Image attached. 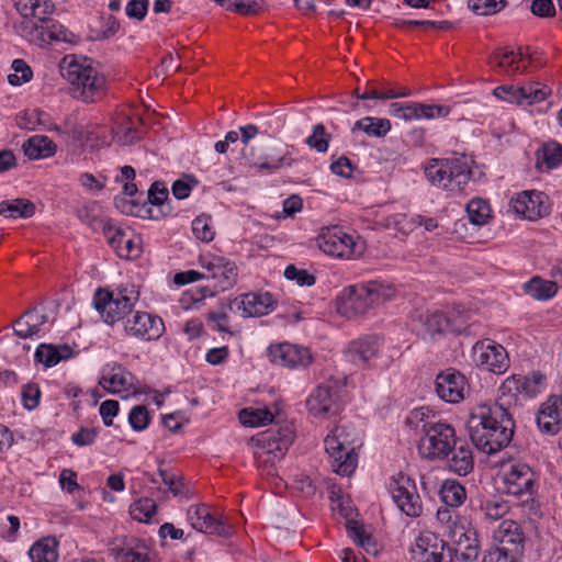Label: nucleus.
<instances>
[{"instance_id":"1","label":"nucleus","mask_w":562,"mask_h":562,"mask_svg":"<svg viewBox=\"0 0 562 562\" xmlns=\"http://www.w3.org/2000/svg\"><path fill=\"white\" fill-rule=\"evenodd\" d=\"M467 428L475 447L487 454H493L509 445L515 423L503 404H481L471 412Z\"/></svg>"},{"instance_id":"2","label":"nucleus","mask_w":562,"mask_h":562,"mask_svg":"<svg viewBox=\"0 0 562 562\" xmlns=\"http://www.w3.org/2000/svg\"><path fill=\"white\" fill-rule=\"evenodd\" d=\"M430 411L426 407L413 409L407 416V424L420 434L418 451L426 459H443L460 439L454 428L441 420L429 419Z\"/></svg>"},{"instance_id":"3","label":"nucleus","mask_w":562,"mask_h":562,"mask_svg":"<svg viewBox=\"0 0 562 562\" xmlns=\"http://www.w3.org/2000/svg\"><path fill=\"white\" fill-rule=\"evenodd\" d=\"M293 439L291 425L269 428L251 438L254 458L262 475L279 479L277 463L283 459Z\"/></svg>"},{"instance_id":"4","label":"nucleus","mask_w":562,"mask_h":562,"mask_svg":"<svg viewBox=\"0 0 562 562\" xmlns=\"http://www.w3.org/2000/svg\"><path fill=\"white\" fill-rule=\"evenodd\" d=\"M423 170L431 186L451 196L462 194L472 178L471 160L465 156L430 158Z\"/></svg>"},{"instance_id":"5","label":"nucleus","mask_w":562,"mask_h":562,"mask_svg":"<svg viewBox=\"0 0 562 562\" xmlns=\"http://www.w3.org/2000/svg\"><path fill=\"white\" fill-rule=\"evenodd\" d=\"M395 295V289L383 281H368L345 288L337 297V308L347 317L362 315Z\"/></svg>"},{"instance_id":"6","label":"nucleus","mask_w":562,"mask_h":562,"mask_svg":"<svg viewBox=\"0 0 562 562\" xmlns=\"http://www.w3.org/2000/svg\"><path fill=\"white\" fill-rule=\"evenodd\" d=\"M63 76L74 97L83 102H95L105 91V77L88 58H72L63 67Z\"/></svg>"},{"instance_id":"7","label":"nucleus","mask_w":562,"mask_h":562,"mask_svg":"<svg viewBox=\"0 0 562 562\" xmlns=\"http://www.w3.org/2000/svg\"><path fill=\"white\" fill-rule=\"evenodd\" d=\"M357 442L358 432L350 425L339 424L328 432L324 439V447L334 472L340 475H350L356 470Z\"/></svg>"},{"instance_id":"8","label":"nucleus","mask_w":562,"mask_h":562,"mask_svg":"<svg viewBox=\"0 0 562 562\" xmlns=\"http://www.w3.org/2000/svg\"><path fill=\"white\" fill-rule=\"evenodd\" d=\"M138 300L139 292L134 285L120 286L115 291L99 289L93 296V306L106 324H124Z\"/></svg>"},{"instance_id":"9","label":"nucleus","mask_w":562,"mask_h":562,"mask_svg":"<svg viewBox=\"0 0 562 562\" xmlns=\"http://www.w3.org/2000/svg\"><path fill=\"white\" fill-rule=\"evenodd\" d=\"M316 241L324 254L344 260L357 259L366 249L359 235L339 225L323 227Z\"/></svg>"},{"instance_id":"10","label":"nucleus","mask_w":562,"mask_h":562,"mask_svg":"<svg viewBox=\"0 0 562 562\" xmlns=\"http://www.w3.org/2000/svg\"><path fill=\"white\" fill-rule=\"evenodd\" d=\"M345 392V378H330L313 390L306 400V407L314 417L328 418L341 411Z\"/></svg>"},{"instance_id":"11","label":"nucleus","mask_w":562,"mask_h":562,"mask_svg":"<svg viewBox=\"0 0 562 562\" xmlns=\"http://www.w3.org/2000/svg\"><path fill=\"white\" fill-rule=\"evenodd\" d=\"M382 339L375 335H368L352 340L345 349L346 359L352 364L367 369H386L392 363L391 356L382 352Z\"/></svg>"},{"instance_id":"12","label":"nucleus","mask_w":562,"mask_h":562,"mask_svg":"<svg viewBox=\"0 0 562 562\" xmlns=\"http://www.w3.org/2000/svg\"><path fill=\"white\" fill-rule=\"evenodd\" d=\"M501 480L507 495L530 498L535 493L536 474L529 464L508 461L502 465Z\"/></svg>"},{"instance_id":"13","label":"nucleus","mask_w":562,"mask_h":562,"mask_svg":"<svg viewBox=\"0 0 562 562\" xmlns=\"http://www.w3.org/2000/svg\"><path fill=\"white\" fill-rule=\"evenodd\" d=\"M198 263L203 270L204 279H212L217 291L232 289L238 278V268L231 259L212 252L201 254Z\"/></svg>"},{"instance_id":"14","label":"nucleus","mask_w":562,"mask_h":562,"mask_svg":"<svg viewBox=\"0 0 562 562\" xmlns=\"http://www.w3.org/2000/svg\"><path fill=\"white\" fill-rule=\"evenodd\" d=\"M445 537L446 549L451 551L452 558L463 562H472L479 557V540L476 531L469 527L464 521L460 525L454 526L453 529H448Z\"/></svg>"},{"instance_id":"15","label":"nucleus","mask_w":562,"mask_h":562,"mask_svg":"<svg viewBox=\"0 0 562 562\" xmlns=\"http://www.w3.org/2000/svg\"><path fill=\"white\" fill-rule=\"evenodd\" d=\"M411 562H452L446 541L431 531H422L409 549Z\"/></svg>"},{"instance_id":"16","label":"nucleus","mask_w":562,"mask_h":562,"mask_svg":"<svg viewBox=\"0 0 562 562\" xmlns=\"http://www.w3.org/2000/svg\"><path fill=\"white\" fill-rule=\"evenodd\" d=\"M390 493L397 507L409 517H418L423 513V503L416 484L408 475L397 474L389 484Z\"/></svg>"},{"instance_id":"17","label":"nucleus","mask_w":562,"mask_h":562,"mask_svg":"<svg viewBox=\"0 0 562 562\" xmlns=\"http://www.w3.org/2000/svg\"><path fill=\"white\" fill-rule=\"evenodd\" d=\"M435 391L440 400L457 404L465 398L470 386L463 373L453 368H448L436 375Z\"/></svg>"},{"instance_id":"18","label":"nucleus","mask_w":562,"mask_h":562,"mask_svg":"<svg viewBox=\"0 0 562 562\" xmlns=\"http://www.w3.org/2000/svg\"><path fill=\"white\" fill-rule=\"evenodd\" d=\"M123 328L126 335L145 341L157 340L165 331L162 319L144 311H133Z\"/></svg>"},{"instance_id":"19","label":"nucleus","mask_w":562,"mask_h":562,"mask_svg":"<svg viewBox=\"0 0 562 562\" xmlns=\"http://www.w3.org/2000/svg\"><path fill=\"white\" fill-rule=\"evenodd\" d=\"M473 361L476 366L496 374H502L509 368L506 349L490 339L477 341L473 346Z\"/></svg>"},{"instance_id":"20","label":"nucleus","mask_w":562,"mask_h":562,"mask_svg":"<svg viewBox=\"0 0 562 562\" xmlns=\"http://www.w3.org/2000/svg\"><path fill=\"white\" fill-rule=\"evenodd\" d=\"M546 389V376L533 371L529 375L513 374L501 385L499 392L503 396L509 395L514 398L521 396L527 400L535 398Z\"/></svg>"},{"instance_id":"21","label":"nucleus","mask_w":562,"mask_h":562,"mask_svg":"<svg viewBox=\"0 0 562 562\" xmlns=\"http://www.w3.org/2000/svg\"><path fill=\"white\" fill-rule=\"evenodd\" d=\"M187 519L192 528L203 533L227 537L232 532L231 526L223 518L215 516L204 504L190 506Z\"/></svg>"},{"instance_id":"22","label":"nucleus","mask_w":562,"mask_h":562,"mask_svg":"<svg viewBox=\"0 0 562 562\" xmlns=\"http://www.w3.org/2000/svg\"><path fill=\"white\" fill-rule=\"evenodd\" d=\"M25 29H30L26 37L31 41L40 40L44 43L63 42L70 45L79 42L78 35L50 19L49 15H46L40 23H32L31 25L26 23Z\"/></svg>"},{"instance_id":"23","label":"nucleus","mask_w":562,"mask_h":562,"mask_svg":"<svg viewBox=\"0 0 562 562\" xmlns=\"http://www.w3.org/2000/svg\"><path fill=\"white\" fill-rule=\"evenodd\" d=\"M268 357L271 362L288 368L306 367L312 362V355L307 348L290 342L271 345L268 348Z\"/></svg>"},{"instance_id":"24","label":"nucleus","mask_w":562,"mask_h":562,"mask_svg":"<svg viewBox=\"0 0 562 562\" xmlns=\"http://www.w3.org/2000/svg\"><path fill=\"white\" fill-rule=\"evenodd\" d=\"M462 323L456 317H449L443 311H427L418 317L416 330L424 338L434 337L446 331H460Z\"/></svg>"},{"instance_id":"25","label":"nucleus","mask_w":562,"mask_h":562,"mask_svg":"<svg viewBox=\"0 0 562 562\" xmlns=\"http://www.w3.org/2000/svg\"><path fill=\"white\" fill-rule=\"evenodd\" d=\"M103 234L119 257L133 259L140 255L142 250L138 241L128 236L123 228L106 222L103 224Z\"/></svg>"},{"instance_id":"26","label":"nucleus","mask_w":562,"mask_h":562,"mask_svg":"<svg viewBox=\"0 0 562 562\" xmlns=\"http://www.w3.org/2000/svg\"><path fill=\"white\" fill-rule=\"evenodd\" d=\"M539 429L548 435H555L562 429V397L549 396L539 407L537 413Z\"/></svg>"},{"instance_id":"27","label":"nucleus","mask_w":562,"mask_h":562,"mask_svg":"<svg viewBox=\"0 0 562 562\" xmlns=\"http://www.w3.org/2000/svg\"><path fill=\"white\" fill-rule=\"evenodd\" d=\"M234 305L244 317L267 315L276 307V300L269 292L246 293L234 300Z\"/></svg>"},{"instance_id":"28","label":"nucleus","mask_w":562,"mask_h":562,"mask_svg":"<svg viewBox=\"0 0 562 562\" xmlns=\"http://www.w3.org/2000/svg\"><path fill=\"white\" fill-rule=\"evenodd\" d=\"M544 195L537 191H522L510 200V206L516 214L528 220H537L548 214V206L544 204Z\"/></svg>"},{"instance_id":"29","label":"nucleus","mask_w":562,"mask_h":562,"mask_svg":"<svg viewBox=\"0 0 562 562\" xmlns=\"http://www.w3.org/2000/svg\"><path fill=\"white\" fill-rule=\"evenodd\" d=\"M48 316L43 307L26 311L14 324V333L21 338L41 337L47 331Z\"/></svg>"},{"instance_id":"30","label":"nucleus","mask_w":562,"mask_h":562,"mask_svg":"<svg viewBox=\"0 0 562 562\" xmlns=\"http://www.w3.org/2000/svg\"><path fill=\"white\" fill-rule=\"evenodd\" d=\"M134 375L117 362L106 363L102 369L99 384L110 393H122L134 385Z\"/></svg>"},{"instance_id":"31","label":"nucleus","mask_w":562,"mask_h":562,"mask_svg":"<svg viewBox=\"0 0 562 562\" xmlns=\"http://www.w3.org/2000/svg\"><path fill=\"white\" fill-rule=\"evenodd\" d=\"M16 11L24 19L20 24L21 33L27 36L30 29H25V24L40 23L46 15H50L54 11V4L50 0H13Z\"/></svg>"},{"instance_id":"32","label":"nucleus","mask_w":562,"mask_h":562,"mask_svg":"<svg viewBox=\"0 0 562 562\" xmlns=\"http://www.w3.org/2000/svg\"><path fill=\"white\" fill-rule=\"evenodd\" d=\"M488 63L494 71L509 76L524 72L527 68L522 64L521 54L507 48L495 49L490 56Z\"/></svg>"},{"instance_id":"33","label":"nucleus","mask_w":562,"mask_h":562,"mask_svg":"<svg viewBox=\"0 0 562 562\" xmlns=\"http://www.w3.org/2000/svg\"><path fill=\"white\" fill-rule=\"evenodd\" d=\"M114 558L116 562H150L149 547L145 540L128 537L114 549Z\"/></svg>"},{"instance_id":"34","label":"nucleus","mask_w":562,"mask_h":562,"mask_svg":"<svg viewBox=\"0 0 562 562\" xmlns=\"http://www.w3.org/2000/svg\"><path fill=\"white\" fill-rule=\"evenodd\" d=\"M443 459H447L449 470L458 475H467L474 467L472 450L470 446L461 439L451 448L449 456L443 457Z\"/></svg>"},{"instance_id":"35","label":"nucleus","mask_w":562,"mask_h":562,"mask_svg":"<svg viewBox=\"0 0 562 562\" xmlns=\"http://www.w3.org/2000/svg\"><path fill=\"white\" fill-rule=\"evenodd\" d=\"M494 538L501 543L498 548L507 547L514 554L522 553L524 533L514 520H504L495 531Z\"/></svg>"},{"instance_id":"36","label":"nucleus","mask_w":562,"mask_h":562,"mask_svg":"<svg viewBox=\"0 0 562 562\" xmlns=\"http://www.w3.org/2000/svg\"><path fill=\"white\" fill-rule=\"evenodd\" d=\"M536 167L541 172L551 171L562 165V145L555 140L542 144L536 153Z\"/></svg>"},{"instance_id":"37","label":"nucleus","mask_w":562,"mask_h":562,"mask_svg":"<svg viewBox=\"0 0 562 562\" xmlns=\"http://www.w3.org/2000/svg\"><path fill=\"white\" fill-rule=\"evenodd\" d=\"M24 155L31 160L44 159L56 154V144L44 135L31 136L23 143Z\"/></svg>"},{"instance_id":"38","label":"nucleus","mask_w":562,"mask_h":562,"mask_svg":"<svg viewBox=\"0 0 562 562\" xmlns=\"http://www.w3.org/2000/svg\"><path fill=\"white\" fill-rule=\"evenodd\" d=\"M16 124L25 130L43 128L61 133L60 128L53 122L50 115L40 109L20 113L16 117Z\"/></svg>"},{"instance_id":"39","label":"nucleus","mask_w":562,"mask_h":562,"mask_svg":"<svg viewBox=\"0 0 562 562\" xmlns=\"http://www.w3.org/2000/svg\"><path fill=\"white\" fill-rule=\"evenodd\" d=\"M75 351L68 345L42 344L35 351V359L46 367H54L60 361H66L75 356Z\"/></svg>"},{"instance_id":"40","label":"nucleus","mask_w":562,"mask_h":562,"mask_svg":"<svg viewBox=\"0 0 562 562\" xmlns=\"http://www.w3.org/2000/svg\"><path fill=\"white\" fill-rule=\"evenodd\" d=\"M59 542L55 537H44L32 544L29 557L32 562H56Z\"/></svg>"},{"instance_id":"41","label":"nucleus","mask_w":562,"mask_h":562,"mask_svg":"<svg viewBox=\"0 0 562 562\" xmlns=\"http://www.w3.org/2000/svg\"><path fill=\"white\" fill-rule=\"evenodd\" d=\"M524 290L537 301H548L558 293V285L555 281L533 277L524 284Z\"/></svg>"},{"instance_id":"42","label":"nucleus","mask_w":562,"mask_h":562,"mask_svg":"<svg viewBox=\"0 0 562 562\" xmlns=\"http://www.w3.org/2000/svg\"><path fill=\"white\" fill-rule=\"evenodd\" d=\"M239 420L249 427H260L274 420V413L267 406L247 407L240 411Z\"/></svg>"},{"instance_id":"43","label":"nucleus","mask_w":562,"mask_h":562,"mask_svg":"<svg viewBox=\"0 0 562 562\" xmlns=\"http://www.w3.org/2000/svg\"><path fill=\"white\" fill-rule=\"evenodd\" d=\"M440 499L448 507H459L467 499V491L462 484L456 480H446L439 490Z\"/></svg>"},{"instance_id":"44","label":"nucleus","mask_w":562,"mask_h":562,"mask_svg":"<svg viewBox=\"0 0 562 562\" xmlns=\"http://www.w3.org/2000/svg\"><path fill=\"white\" fill-rule=\"evenodd\" d=\"M35 205L26 199L5 200L0 202V215L8 218L31 217Z\"/></svg>"},{"instance_id":"45","label":"nucleus","mask_w":562,"mask_h":562,"mask_svg":"<svg viewBox=\"0 0 562 562\" xmlns=\"http://www.w3.org/2000/svg\"><path fill=\"white\" fill-rule=\"evenodd\" d=\"M391 130V122L387 119L366 116L358 120L352 131H362L371 137H384Z\"/></svg>"},{"instance_id":"46","label":"nucleus","mask_w":562,"mask_h":562,"mask_svg":"<svg viewBox=\"0 0 562 562\" xmlns=\"http://www.w3.org/2000/svg\"><path fill=\"white\" fill-rule=\"evenodd\" d=\"M509 510V505L501 497H492L481 501L479 514L486 521H496L503 518Z\"/></svg>"},{"instance_id":"47","label":"nucleus","mask_w":562,"mask_h":562,"mask_svg":"<svg viewBox=\"0 0 562 562\" xmlns=\"http://www.w3.org/2000/svg\"><path fill=\"white\" fill-rule=\"evenodd\" d=\"M248 162L260 170L273 172L283 166H291V159L286 154H269L265 157H255L252 154L245 153Z\"/></svg>"},{"instance_id":"48","label":"nucleus","mask_w":562,"mask_h":562,"mask_svg":"<svg viewBox=\"0 0 562 562\" xmlns=\"http://www.w3.org/2000/svg\"><path fill=\"white\" fill-rule=\"evenodd\" d=\"M467 213L470 222L476 226L487 224L492 216V210L488 202L482 198H473L467 204Z\"/></svg>"},{"instance_id":"49","label":"nucleus","mask_w":562,"mask_h":562,"mask_svg":"<svg viewBox=\"0 0 562 562\" xmlns=\"http://www.w3.org/2000/svg\"><path fill=\"white\" fill-rule=\"evenodd\" d=\"M522 104L533 105L544 101L551 93V89L540 82L529 81L521 85Z\"/></svg>"},{"instance_id":"50","label":"nucleus","mask_w":562,"mask_h":562,"mask_svg":"<svg viewBox=\"0 0 562 562\" xmlns=\"http://www.w3.org/2000/svg\"><path fill=\"white\" fill-rule=\"evenodd\" d=\"M113 137L121 145H131L139 139V133L131 119L124 117L121 122H115L113 126Z\"/></svg>"},{"instance_id":"51","label":"nucleus","mask_w":562,"mask_h":562,"mask_svg":"<svg viewBox=\"0 0 562 562\" xmlns=\"http://www.w3.org/2000/svg\"><path fill=\"white\" fill-rule=\"evenodd\" d=\"M156 503L151 498H140L130 506V514L133 519L140 522H149L156 514Z\"/></svg>"},{"instance_id":"52","label":"nucleus","mask_w":562,"mask_h":562,"mask_svg":"<svg viewBox=\"0 0 562 562\" xmlns=\"http://www.w3.org/2000/svg\"><path fill=\"white\" fill-rule=\"evenodd\" d=\"M349 536L357 542L367 554L375 557L379 546L370 535H367L362 526L355 524L349 528Z\"/></svg>"},{"instance_id":"53","label":"nucleus","mask_w":562,"mask_h":562,"mask_svg":"<svg viewBox=\"0 0 562 562\" xmlns=\"http://www.w3.org/2000/svg\"><path fill=\"white\" fill-rule=\"evenodd\" d=\"M192 233L196 239L210 243L215 236L211 216L202 214L192 221Z\"/></svg>"},{"instance_id":"54","label":"nucleus","mask_w":562,"mask_h":562,"mask_svg":"<svg viewBox=\"0 0 562 562\" xmlns=\"http://www.w3.org/2000/svg\"><path fill=\"white\" fill-rule=\"evenodd\" d=\"M12 70L13 72L8 76V81L12 86H21L32 79V69L23 59H14Z\"/></svg>"},{"instance_id":"55","label":"nucleus","mask_w":562,"mask_h":562,"mask_svg":"<svg viewBox=\"0 0 562 562\" xmlns=\"http://www.w3.org/2000/svg\"><path fill=\"white\" fill-rule=\"evenodd\" d=\"M468 5L479 15H490L499 12L505 5V0H469Z\"/></svg>"},{"instance_id":"56","label":"nucleus","mask_w":562,"mask_h":562,"mask_svg":"<svg viewBox=\"0 0 562 562\" xmlns=\"http://www.w3.org/2000/svg\"><path fill=\"white\" fill-rule=\"evenodd\" d=\"M521 86L504 85L496 87L493 90V94L503 101L508 103L524 105Z\"/></svg>"},{"instance_id":"57","label":"nucleus","mask_w":562,"mask_h":562,"mask_svg":"<svg viewBox=\"0 0 562 562\" xmlns=\"http://www.w3.org/2000/svg\"><path fill=\"white\" fill-rule=\"evenodd\" d=\"M417 102H394L390 105L389 113L405 121L418 120Z\"/></svg>"},{"instance_id":"58","label":"nucleus","mask_w":562,"mask_h":562,"mask_svg":"<svg viewBox=\"0 0 562 562\" xmlns=\"http://www.w3.org/2000/svg\"><path fill=\"white\" fill-rule=\"evenodd\" d=\"M128 423L135 431L145 430L150 423L147 408L144 405L134 406L128 414Z\"/></svg>"},{"instance_id":"59","label":"nucleus","mask_w":562,"mask_h":562,"mask_svg":"<svg viewBox=\"0 0 562 562\" xmlns=\"http://www.w3.org/2000/svg\"><path fill=\"white\" fill-rule=\"evenodd\" d=\"M284 277L288 280L295 281L300 286H311L315 284L316 278L305 269H299L294 265H289L284 269Z\"/></svg>"},{"instance_id":"60","label":"nucleus","mask_w":562,"mask_h":562,"mask_svg":"<svg viewBox=\"0 0 562 562\" xmlns=\"http://www.w3.org/2000/svg\"><path fill=\"white\" fill-rule=\"evenodd\" d=\"M306 144L318 153H325L328 149V136L324 125L317 124L313 127V133L307 137Z\"/></svg>"},{"instance_id":"61","label":"nucleus","mask_w":562,"mask_h":562,"mask_svg":"<svg viewBox=\"0 0 562 562\" xmlns=\"http://www.w3.org/2000/svg\"><path fill=\"white\" fill-rule=\"evenodd\" d=\"M451 507H440L437 510L436 517L438 522L441 525L443 536L448 529H453L454 526L460 525L463 519H461L454 512L450 509Z\"/></svg>"},{"instance_id":"62","label":"nucleus","mask_w":562,"mask_h":562,"mask_svg":"<svg viewBox=\"0 0 562 562\" xmlns=\"http://www.w3.org/2000/svg\"><path fill=\"white\" fill-rule=\"evenodd\" d=\"M418 120L445 117L450 113V109L445 105L425 104L417 102Z\"/></svg>"},{"instance_id":"63","label":"nucleus","mask_w":562,"mask_h":562,"mask_svg":"<svg viewBox=\"0 0 562 562\" xmlns=\"http://www.w3.org/2000/svg\"><path fill=\"white\" fill-rule=\"evenodd\" d=\"M519 555L520 554H514V552L508 551L507 547H496L488 550L483 558V562H517Z\"/></svg>"},{"instance_id":"64","label":"nucleus","mask_w":562,"mask_h":562,"mask_svg":"<svg viewBox=\"0 0 562 562\" xmlns=\"http://www.w3.org/2000/svg\"><path fill=\"white\" fill-rule=\"evenodd\" d=\"M149 0H130L125 7L126 15L130 19L143 21L147 14Z\"/></svg>"}]
</instances>
